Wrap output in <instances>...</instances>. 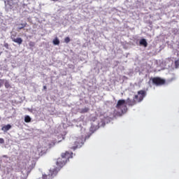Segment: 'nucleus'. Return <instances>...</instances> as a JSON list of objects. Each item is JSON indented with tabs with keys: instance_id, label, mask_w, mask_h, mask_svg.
I'll return each mask as SVG.
<instances>
[{
	"instance_id": "6",
	"label": "nucleus",
	"mask_w": 179,
	"mask_h": 179,
	"mask_svg": "<svg viewBox=\"0 0 179 179\" xmlns=\"http://www.w3.org/2000/svg\"><path fill=\"white\" fill-rule=\"evenodd\" d=\"M62 169V167H59L57 166V168H55L54 169H52L50 171V173L48 176H43V178H48V177H55L57 174H58V171H59V169Z\"/></svg>"
},
{
	"instance_id": "15",
	"label": "nucleus",
	"mask_w": 179,
	"mask_h": 179,
	"mask_svg": "<svg viewBox=\"0 0 179 179\" xmlns=\"http://www.w3.org/2000/svg\"><path fill=\"white\" fill-rule=\"evenodd\" d=\"M4 86L6 89H9V87H10V84H9L8 82H6Z\"/></svg>"
},
{
	"instance_id": "20",
	"label": "nucleus",
	"mask_w": 179,
	"mask_h": 179,
	"mask_svg": "<svg viewBox=\"0 0 179 179\" xmlns=\"http://www.w3.org/2000/svg\"><path fill=\"white\" fill-rule=\"evenodd\" d=\"M4 47L6 48H9V44H8V43H5L4 44Z\"/></svg>"
},
{
	"instance_id": "14",
	"label": "nucleus",
	"mask_w": 179,
	"mask_h": 179,
	"mask_svg": "<svg viewBox=\"0 0 179 179\" xmlns=\"http://www.w3.org/2000/svg\"><path fill=\"white\" fill-rule=\"evenodd\" d=\"M175 67L176 69L179 67V59L175 61Z\"/></svg>"
},
{
	"instance_id": "12",
	"label": "nucleus",
	"mask_w": 179,
	"mask_h": 179,
	"mask_svg": "<svg viewBox=\"0 0 179 179\" xmlns=\"http://www.w3.org/2000/svg\"><path fill=\"white\" fill-rule=\"evenodd\" d=\"M88 111H89V108H84L80 110V113L81 114H85V113H87Z\"/></svg>"
},
{
	"instance_id": "7",
	"label": "nucleus",
	"mask_w": 179,
	"mask_h": 179,
	"mask_svg": "<svg viewBox=\"0 0 179 179\" xmlns=\"http://www.w3.org/2000/svg\"><path fill=\"white\" fill-rule=\"evenodd\" d=\"M10 38L13 43H16L19 45L23 43V39H22V38H16V34H12Z\"/></svg>"
},
{
	"instance_id": "4",
	"label": "nucleus",
	"mask_w": 179,
	"mask_h": 179,
	"mask_svg": "<svg viewBox=\"0 0 179 179\" xmlns=\"http://www.w3.org/2000/svg\"><path fill=\"white\" fill-rule=\"evenodd\" d=\"M152 82L153 85H155L156 86H162V85H165L166 80H164V78H161V77H153V78H152Z\"/></svg>"
},
{
	"instance_id": "11",
	"label": "nucleus",
	"mask_w": 179,
	"mask_h": 179,
	"mask_svg": "<svg viewBox=\"0 0 179 179\" xmlns=\"http://www.w3.org/2000/svg\"><path fill=\"white\" fill-rule=\"evenodd\" d=\"M53 44L54 45H59V39H58V38H55L53 40Z\"/></svg>"
},
{
	"instance_id": "10",
	"label": "nucleus",
	"mask_w": 179,
	"mask_h": 179,
	"mask_svg": "<svg viewBox=\"0 0 179 179\" xmlns=\"http://www.w3.org/2000/svg\"><path fill=\"white\" fill-rule=\"evenodd\" d=\"M24 122H31V117H30V116H29V115H26L25 117H24Z\"/></svg>"
},
{
	"instance_id": "13",
	"label": "nucleus",
	"mask_w": 179,
	"mask_h": 179,
	"mask_svg": "<svg viewBox=\"0 0 179 179\" xmlns=\"http://www.w3.org/2000/svg\"><path fill=\"white\" fill-rule=\"evenodd\" d=\"M29 47H31V48H33V47H35L36 43H35V42H33V41H30V42L29 43Z\"/></svg>"
},
{
	"instance_id": "5",
	"label": "nucleus",
	"mask_w": 179,
	"mask_h": 179,
	"mask_svg": "<svg viewBox=\"0 0 179 179\" xmlns=\"http://www.w3.org/2000/svg\"><path fill=\"white\" fill-rule=\"evenodd\" d=\"M79 145H80V138H76V140H73L69 145L70 149L73 150H76L78 149Z\"/></svg>"
},
{
	"instance_id": "3",
	"label": "nucleus",
	"mask_w": 179,
	"mask_h": 179,
	"mask_svg": "<svg viewBox=\"0 0 179 179\" xmlns=\"http://www.w3.org/2000/svg\"><path fill=\"white\" fill-rule=\"evenodd\" d=\"M147 96V91L146 90H140V91H138L137 94L136 95V103H141L143 101V99L146 97Z\"/></svg>"
},
{
	"instance_id": "23",
	"label": "nucleus",
	"mask_w": 179,
	"mask_h": 179,
	"mask_svg": "<svg viewBox=\"0 0 179 179\" xmlns=\"http://www.w3.org/2000/svg\"><path fill=\"white\" fill-rule=\"evenodd\" d=\"M54 1H58V0H54Z\"/></svg>"
},
{
	"instance_id": "19",
	"label": "nucleus",
	"mask_w": 179,
	"mask_h": 179,
	"mask_svg": "<svg viewBox=\"0 0 179 179\" xmlns=\"http://www.w3.org/2000/svg\"><path fill=\"white\" fill-rule=\"evenodd\" d=\"M0 143H5V140H3V138H0Z\"/></svg>"
},
{
	"instance_id": "2",
	"label": "nucleus",
	"mask_w": 179,
	"mask_h": 179,
	"mask_svg": "<svg viewBox=\"0 0 179 179\" xmlns=\"http://www.w3.org/2000/svg\"><path fill=\"white\" fill-rule=\"evenodd\" d=\"M115 108H117V111H120L122 114L127 113V110H128V108H127V101L125 99L118 100Z\"/></svg>"
},
{
	"instance_id": "18",
	"label": "nucleus",
	"mask_w": 179,
	"mask_h": 179,
	"mask_svg": "<svg viewBox=\"0 0 179 179\" xmlns=\"http://www.w3.org/2000/svg\"><path fill=\"white\" fill-rule=\"evenodd\" d=\"M27 25V23L20 24V26H22V27H26Z\"/></svg>"
},
{
	"instance_id": "8",
	"label": "nucleus",
	"mask_w": 179,
	"mask_h": 179,
	"mask_svg": "<svg viewBox=\"0 0 179 179\" xmlns=\"http://www.w3.org/2000/svg\"><path fill=\"white\" fill-rule=\"evenodd\" d=\"M10 128H12V126L10 124H7L1 128V131H3V132H7V131H9Z\"/></svg>"
},
{
	"instance_id": "21",
	"label": "nucleus",
	"mask_w": 179,
	"mask_h": 179,
	"mask_svg": "<svg viewBox=\"0 0 179 179\" xmlns=\"http://www.w3.org/2000/svg\"><path fill=\"white\" fill-rule=\"evenodd\" d=\"M43 90H47V86L45 85L43 86Z\"/></svg>"
},
{
	"instance_id": "17",
	"label": "nucleus",
	"mask_w": 179,
	"mask_h": 179,
	"mask_svg": "<svg viewBox=\"0 0 179 179\" xmlns=\"http://www.w3.org/2000/svg\"><path fill=\"white\" fill-rule=\"evenodd\" d=\"M4 82H5V80L0 79V87H2V86H3Z\"/></svg>"
},
{
	"instance_id": "9",
	"label": "nucleus",
	"mask_w": 179,
	"mask_h": 179,
	"mask_svg": "<svg viewBox=\"0 0 179 179\" xmlns=\"http://www.w3.org/2000/svg\"><path fill=\"white\" fill-rule=\"evenodd\" d=\"M140 45H142L145 48L148 46V43L145 38H143V39L140 40Z\"/></svg>"
},
{
	"instance_id": "1",
	"label": "nucleus",
	"mask_w": 179,
	"mask_h": 179,
	"mask_svg": "<svg viewBox=\"0 0 179 179\" xmlns=\"http://www.w3.org/2000/svg\"><path fill=\"white\" fill-rule=\"evenodd\" d=\"M73 152L66 151L65 153L62 154V157L57 159L56 162L57 166L59 167H64L66 164L67 162H69V159H72Z\"/></svg>"
},
{
	"instance_id": "22",
	"label": "nucleus",
	"mask_w": 179,
	"mask_h": 179,
	"mask_svg": "<svg viewBox=\"0 0 179 179\" xmlns=\"http://www.w3.org/2000/svg\"><path fill=\"white\" fill-rule=\"evenodd\" d=\"M22 29H24V27H20L19 28L20 30H22Z\"/></svg>"
},
{
	"instance_id": "16",
	"label": "nucleus",
	"mask_w": 179,
	"mask_h": 179,
	"mask_svg": "<svg viewBox=\"0 0 179 179\" xmlns=\"http://www.w3.org/2000/svg\"><path fill=\"white\" fill-rule=\"evenodd\" d=\"M64 41H65V43H66V44H68V43H69L71 41V38L67 36L64 38Z\"/></svg>"
}]
</instances>
